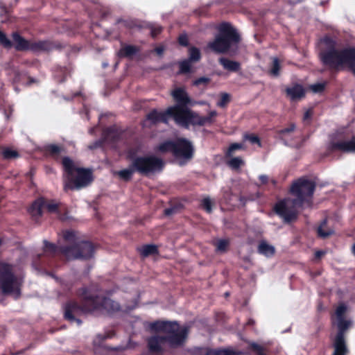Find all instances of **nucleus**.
Listing matches in <instances>:
<instances>
[{"instance_id":"412c9836","label":"nucleus","mask_w":355,"mask_h":355,"mask_svg":"<svg viewBox=\"0 0 355 355\" xmlns=\"http://www.w3.org/2000/svg\"><path fill=\"white\" fill-rule=\"evenodd\" d=\"M257 252L265 257H271L275 254V248L265 240H261L258 245Z\"/></svg>"},{"instance_id":"473e14b6","label":"nucleus","mask_w":355,"mask_h":355,"mask_svg":"<svg viewBox=\"0 0 355 355\" xmlns=\"http://www.w3.org/2000/svg\"><path fill=\"white\" fill-rule=\"evenodd\" d=\"M191 71V62L188 59H185L179 62L178 74H187Z\"/></svg>"},{"instance_id":"39448f33","label":"nucleus","mask_w":355,"mask_h":355,"mask_svg":"<svg viewBox=\"0 0 355 355\" xmlns=\"http://www.w3.org/2000/svg\"><path fill=\"white\" fill-rule=\"evenodd\" d=\"M241 37L237 30L229 22H222L218 27V33L207 47L216 54L238 53Z\"/></svg>"},{"instance_id":"ddd939ff","label":"nucleus","mask_w":355,"mask_h":355,"mask_svg":"<svg viewBox=\"0 0 355 355\" xmlns=\"http://www.w3.org/2000/svg\"><path fill=\"white\" fill-rule=\"evenodd\" d=\"M191 112L188 107L170 106L167 108V113L176 124L187 128V121Z\"/></svg>"},{"instance_id":"4be33fe9","label":"nucleus","mask_w":355,"mask_h":355,"mask_svg":"<svg viewBox=\"0 0 355 355\" xmlns=\"http://www.w3.org/2000/svg\"><path fill=\"white\" fill-rule=\"evenodd\" d=\"M175 143V139L165 140L156 146L155 150L162 154L171 153L173 155Z\"/></svg>"},{"instance_id":"f3484780","label":"nucleus","mask_w":355,"mask_h":355,"mask_svg":"<svg viewBox=\"0 0 355 355\" xmlns=\"http://www.w3.org/2000/svg\"><path fill=\"white\" fill-rule=\"evenodd\" d=\"M169 119L170 116L167 113V109L164 112H158L157 110L153 109L146 115V119L153 125L158 123L167 124Z\"/></svg>"},{"instance_id":"c03bdc74","label":"nucleus","mask_w":355,"mask_h":355,"mask_svg":"<svg viewBox=\"0 0 355 355\" xmlns=\"http://www.w3.org/2000/svg\"><path fill=\"white\" fill-rule=\"evenodd\" d=\"M243 139L246 141H249L251 144H257L259 146H261V140L259 137L254 134H248L245 133L243 135Z\"/></svg>"},{"instance_id":"49530a36","label":"nucleus","mask_w":355,"mask_h":355,"mask_svg":"<svg viewBox=\"0 0 355 355\" xmlns=\"http://www.w3.org/2000/svg\"><path fill=\"white\" fill-rule=\"evenodd\" d=\"M201 207L206 212L210 214L212 211V202L209 198H205L201 201Z\"/></svg>"},{"instance_id":"8fccbe9b","label":"nucleus","mask_w":355,"mask_h":355,"mask_svg":"<svg viewBox=\"0 0 355 355\" xmlns=\"http://www.w3.org/2000/svg\"><path fill=\"white\" fill-rule=\"evenodd\" d=\"M209 349L207 347H196L191 349L193 355H206Z\"/></svg>"},{"instance_id":"09e8293b","label":"nucleus","mask_w":355,"mask_h":355,"mask_svg":"<svg viewBox=\"0 0 355 355\" xmlns=\"http://www.w3.org/2000/svg\"><path fill=\"white\" fill-rule=\"evenodd\" d=\"M313 114V112L312 109H309L304 112L302 121L305 126L309 125L311 124Z\"/></svg>"},{"instance_id":"b1692460","label":"nucleus","mask_w":355,"mask_h":355,"mask_svg":"<svg viewBox=\"0 0 355 355\" xmlns=\"http://www.w3.org/2000/svg\"><path fill=\"white\" fill-rule=\"evenodd\" d=\"M138 252L143 257H147L151 255L158 254L159 250L156 245L146 244L138 248Z\"/></svg>"},{"instance_id":"bb28decb","label":"nucleus","mask_w":355,"mask_h":355,"mask_svg":"<svg viewBox=\"0 0 355 355\" xmlns=\"http://www.w3.org/2000/svg\"><path fill=\"white\" fill-rule=\"evenodd\" d=\"M328 219L327 218H324L320 223L319 226L317 228V234L318 236L322 239H326L329 236L334 234V231L327 229L325 230V227L327 225Z\"/></svg>"},{"instance_id":"e433bc0d","label":"nucleus","mask_w":355,"mask_h":355,"mask_svg":"<svg viewBox=\"0 0 355 355\" xmlns=\"http://www.w3.org/2000/svg\"><path fill=\"white\" fill-rule=\"evenodd\" d=\"M189 58L191 62H196L200 60L201 54L200 50L195 46H192L189 50Z\"/></svg>"},{"instance_id":"c756f323","label":"nucleus","mask_w":355,"mask_h":355,"mask_svg":"<svg viewBox=\"0 0 355 355\" xmlns=\"http://www.w3.org/2000/svg\"><path fill=\"white\" fill-rule=\"evenodd\" d=\"M190 125L203 126L202 116L191 110L187 121V128Z\"/></svg>"},{"instance_id":"0e129e2a","label":"nucleus","mask_w":355,"mask_h":355,"mask_svg":"<svg viewBox=\"0 0 355 355\" xmlns=\"http://www.w3.org/2000/svg\"><path fill=\"white\" fill-rule=\"evenodd\" d=\"M26 349H21V350H19V351H17L16 352H10V355H20V354H22L24 353V352L26 351Z\"/></svg>"},{"instance_id":"20e7f679","label":"nucleus","mask_w":355,"mask_h":355,"mask_svg":"<svg viewBox=\"0 0 355 355\" xmlns=\"http://www.w3.org/2000/svg\"><path fill=\"white\" fill-rule=\"evenodd\" d=\"M316 183L302 176L293 181L290 186V194L295 196L290 205V223L296 220L304 209L311 208Z\"/></svg>"},{"instance_id":"f257e3e1","label":"nucleus","mask_w":355,"mask_h":355,"mask_svg":"<svg viewBox=\"0 0 355 355\" xmlns=\"http://www.w3.org/2000/svg\"><path fill=\"white\" fill-rule=\"evenodd\" d=\"M96 247L88 241H78L73 245L58 246L44 241L43 253L39 254L34 263L40 269L51 268L55 266L54 259L59 254L67 260H89L94 257Z\"/></svg>"},{"instance_id":"6e6552de","label":"nucleus","mask_w":355,"mask_h":355,"mask_svg":"<svg viewBox=\"0 0 355 355\" xmlns=\"http://www.w3.org/2000/svg\"><path fill=\"white\" fill-rule=\"evenodd\" d=\"M354 52V46L338 49L332 46L321 51L319 58L322 64L328 70L339 71L346 66L347 61L355 58Z\"/></svg>"},{"instance_id":"ea45409f","label":"nucleus","mask_w":355,"mask_h":355,"mask_svg":"<svg viewBox=\"0 0 355 355\" xmlns=\"http://www.w3.org/2000/svg\"><path fill=\"white\" fill-rule=\"evenodd\" d=\"M206 355H236V353L230 349H209Z\"/></svg>"},{"instance_id":"c9c22d12","label":"nucleus","mask_w":355,"mask_h":355,"mask_svg":"<svg viewBox=\"0 0 355 355\" xmlns=\"http://www.w3.org/2000/svg\"><path fill=\"white\" fill-rule=\"evenodd\" d=\"M216 251L218 252H225L230 245V241L228 239H218L215 243Z\"/></svg>"},{"instance_id":"5fc2aeb1","label":"nucleus","mask_w":355,"mask_h":355,"mask_svg":"<svg viewBox=\"0 0 355 355\" xmlns=\"http://www.w3.org/2000/svg\"><path fill=\"white\" fill-rule=\"evenodd\" d=\"M162 31V27L161 26H156L153 27L151 28L150 35L153 38H155L157 35H159Z\"/></svg>"},{"instance_id":"6ab92c4d","label":"nucleus","mask_w":355,"mask_h":355,"mask_svg":"<svg viewBox=\"0 0 355 355\" xmlns=\"http://www.w3.org/2000/svg\"><path fill=\"white\" fill-rule=\"evenodd\" d=\"M121 130L117 128L116 125L110 126L105 129L103 132V135L105 139H107L111 141H119L121 138Z\"/></svg>"},{"instance_id":"4468645a","label":"nucleus","mask_w":355,"mask_h":355,"mask_svg":"<svg viewBox=\"0 0 355 355\" xmlns=\"http://www.w3.org/2000/svg\"><path fill=\"white\" fill-rule=\"evenodd\" d=\"M336 151L345 153H355V137L353 136L349 141L331 140L327 146V155H330Z\"/></svg>"},{"instance_id":"7c9ffc66","label":"nucleus","mask_w":355,"mask_h":355,"mask_svg":"<svg viewBox=\"0 0 355 355\" xmlns=\"http://www.w3.org/2000/svg\"><path fill=\"white\" fill-rule=\"evenodd\" d=\"M281 70L280 60L277 58H273L272 62L269 70V74L272 77H277Z\"/></svg>"},{"instance_id":"1a4fd4ad","label":"nucleus","mask_w":355,"mask_h":355,"mask_svg":"<svg viewBox=\"0 0 355 355\" xmlns=\"http://www.w3.org/2000/svg\"><path fill=\"white\" fill-rule=\"evenodd\" d=\"M23 284V279L15 274L12 264L0 261V291L3 295H12L15 299H19Z\"/></svg>"},{"instance_id":"2f4dec72","label":"nucleus","mask_w":355,"mask_h":355,"mask_svg":"<svg viewBox=\"0 0 355 355\" xmlns=\"http://www.w3.org/2000/svg\"><path fill=\"white\" fill-rule=\"evenodd\" d=\"M1 155L4 159H12L18 158L19 157V153L9 147H6L2 149Z\"/></svg>"},{"instance_id":"a19ab883","label":"nucleus","mask_w":355,"mask_h":355,"mask_svg":"<svg viewBox=\"0 0 355 355\" xmlns=\"http://www.w3.org/2000/svg\"><path fill=\"white\" fill-rule=\"evenodd\" d=\"M327 84V82L317 83L310 85V89L313 93L320 94L324 91Z\"/></svg>"},{"instance_id":"7ed1b4c3","label":"nucleus","mask_w":355,"mask_h":355,"mask_svg":"<svg viewBox=\"0 0 355 355\" xmlns=\"http://www.w3.org/2000/svg\"><path fill=\"white\" fill-rule=\"evenodd\" d=\"M150 328L154 331L165 334L164 336H153L148 339V347L153 353L162 352V347L166 344L174 349L181 347L188 335V329L181 327L176 321L157 320L151 323Z\"/></svg>"},{"instance_id":"f704fd0d","label":"nucleus","mask_w":355,"mask_h":355,"mask_svg":"<svg viewBox=\"0 0 355 355\" xmlns=\"http://www.w3.org/2000/svg\"><path fill=\"white\" fill-rule=\"evenodd\" d=\"M115 335V332L114 331H110L104 334H98L95 340H94V344L95 345L101 346L102 343L108 338H112Z\"/></svg>"},{"instance_id":"4d7b16f0","label":"nucleus","mask_w":355,"mask_h":355,"mask_svg":"<svg viewBox=\"0 0 355 355\" xmlns=\"http://www.w3.org/2000/svg\"><path fill=\"white\" fill-rule=\"evenodd\" d=\"M178 42L183 46H187L189 45V40L186 35H180L178 37Z\"/></svg>"},{"instance_id":"2eb2a0df","label":"nucleus","mask_w":355,"mask_h":355,"mask_svg":"<svg viewBox=\"0 0 355 355\" xmlns=\"http://www.w3.org/2000/svg\"><path fill=\"white\" fill-rule=\"evenodd\" d=\"M44 203V198L40 197L35 200L28 209L31 219L35 223H39L42 217Z\"/></svg>"},{"instance_id":"4c0bfd02","label":"nucleus","mask_w":355,"mask_h":355,"mask_svg":"<svg viewBox=\"0 0 355 355\" xmlns=\"http://www.w3.org/2000/svg\"><path fill=\"white\" fill-rule=\"evenodd\" d=\"M227 165L232 170H239L241 166L244 165V161L239 157H233L227 162Z\"/></svg>"},{"instance_id":"a878e982","label":"nucleus","mask_w":355,"mask_h":355,"mask_svg":"<svg viewBox=\"0 0 355 355\" xmlns=\"http://www.w3.org/2000/svg\"><path fill=\"white\" fill-rule=\"evenodd\" d=\"M219 63L223 67L224 69L230 71H238L241 65L239 62L230 60L225 58H220L219 59Z\"/></svg>"},{"instance_id":"58836bf2","label":"nucleus","mask_w":355,"mask_h":355,"mask_svg":"<svg viewBox=\"0 0 355 355\" xmlns=\"http://www.w3.org/2000/svg\"><path fill=\"white\" fill-rule=\"evenodd\" d=\"M63 239L66 242L69 243V245H73L78 242L76 241V232L73 230L64 231Z\"/></svg>"},{"instance_id":"aec40b11","label":"nucleus","mask_w":355,"mask_h":355,"mask_svg":"<svg viewBox=\"0 0 355 355\" xmlns=\"http://www.w3.org/2000/svg\"><path fill=\"white\" fill-rule=\"evenodd\" d=\"M140 51L139 46L130 44L123 46L118 52V56L120 58H130Z\"/></svg>"},{"instance_id":"f8f14e48","label":"nucleus","mask_w":355,"mask_h":355,"mask_svg":"<svg viewBox=\"0 0 355 355\" xmlns=\"http://www.w3.org/2000/svg\"><path fill=\"white\" fill-rule=\"evenodd\" d=\"M193 155L194 147L191 141L184 137H177L174 146V157L189 161L193 158Z\"/></svg>"},{"instance_id":"6e6d98bb","label":"nucleus","mask_w":355,"mask_h":355,"mask_svg":"<svg viewBox=\"0 0 355 355\" xmlns=\"http://www.w3.org/2000/svg\"><path fill=\"white\" fill-rule=\"evenodd\" d=\"M306 139L304 137H300L297 138V141L292 144H290V146H292L295 147V148H300L305 141Z\"/></svg>"},{"instance_id":"c85d7f7f","label":"nucleus","mask_w":355,"mask_h":355,"mask_svg":"<svg viewBox=\"0 0 355 355\" xmlns=\"http://www.w3.org/2000/svg\"><path fill=\"white\" fill-rule=\"evenodd\" d=\"M62 150V148L55 144H48L44 147V153L53 158H57Z\"/></svg>"},{"instance_id":"dca6fc26","label":"nucleus","mask_w":355,"mask_h":355,"mask_svg":"<svg viewBox=\"0 0 355 355\" xmlns=\"http://www.w3.org/2000/svg\"><path fill=\"white\" fill-rule=\"evenodd\" d=\"M171 96L176 103L173 106L188 107L191 103L188 93L183 87H178L173 89Z\"/></svg>"},{"instance_id":"423d86ee","label":"nucleus","mask_w":355,"mask_h":355,"mask_svg":"<svg viewBox=\"0 0 355 355\" xmlns=\"http://www.w3.org/2000/svg\"><path fill=\"white\" fill-rule=\"evenodd\" d=\"M62 164L66 173L64 191L80 189L92 182L93 174L91 169L76 167L68 157L62 158Z\"/></svg>"},{"instance_id":"a211bd4d","label":"nucleus","mask_w":355,"mask_h":355,"mask_svg":"<svg viewBox=\"0 0 355 355\" xmlns=\"http://www.w3.org/2000/svg\"><path fill=\"white\" fill-rule=\"evenodd\" d=\"M288 200L287 198H284L277 202L274 207V211L283 219L285 223H288V206L286 204Z\"/></svg>"},{"instance_id":"69168bd1","label":"nucleus","mask_w":355,"mask_h":355,"mask_svg":"<svg viewBox=\"0 0 355 355\" xmlns=\"http://www.w3.org/2000/svg\"><path fill=\"white\" fill-rule=\"evenodd\" d=\"M295 124L292 123H290V128H289L290 133L295 130Z\"/></svg>"},{"instance_id":"e2e57ef3","label":"nucleus","mask_w":355,"mask_h":355,"mask_svg":"<svg viewBox=\"0 0 355 355\" xmlns=\"http://www.w3.org/2000/svg\"><path fill=\"white\" fill-rule=\"evenodd\" d=\"M123 23L124 26L129 27V24L127 21L123 20L122 19H118L116 24Z\"/></svg>"},{"instance_id":"338daca9","label":"nucleus","mask_w":355,"mask_h":355,"mask_svg":"<svg viewBox=\"0 0 355 355\" xmlns=\"http://www.w3.org/2000/svg\"><path fill=\"white\" fill-rule=\"evenodd\" d=\"M284 92H285L286 95L287 96H288V92H289L288 87H286L284 88Z\"/></svg>"},{"instance_id":"774afa93","label":"nucleus","mask_w":355,"mask_h":355,"mask_svg":"<svg viewBox=\"0 0 355 355\" xmlns=\"http://www.w3.org/2000/svg\"><path fill=\"white\" fill-rule=\"evenodd\" d=\"M352 250V253L355 256V243L353 245Z\"/></svg>"},{"instance_id":"13d9d810","label":"nucleus","mask_w":355,"mask_h":355,"mask_svg":"<svg viewBox=\"0 0 355 355\" xmlns=\"http://www.w3.org/2000/svg\"><path fill=\"white\" fill-rule=\"evenodd\" d=\"M176 207H169L164 209V215L166 216H171L176 212Z\"/></svg>"},{"instance_id":"cd10ccee","label":"nucleus","mask_w":355,"mask_h":355,"mask_svg":"<svg viewBox=\"0 0 355 355\" xmlns=\"http://www.w3.org/2000/svg\"><path fill=\"white\" fill-rule=\"evenodd\" d=\"M45 203L44 205V209H46V211L49 213L53 214L60 213V208L61 207L60 202H56L55 200H48L44 198Z\"/></svg>"},{"instance_id":"9b49d317","label":"nucleus","mask_w":355,"mask_h":355,"mask_svg":"<svg viewBox=\"0 0 355 355\" xmlns=\"http://www.w3.org/2000/svg\"><path fill=\"white\" fill-rule=\"evenodd\" d=\"M131 163L136 173L146 177L162 171L165 165L162 158L153 155L139 156Z\"/></svg>"},{"instance_id":"37998d69","label":"nucleus","mask_w":355,"mask_h":355,"mask_svg":"<svg viewBox=\"0 0 355 355\" xmlns=\"http://www.w3.org/2000/svg\"><path fill=\"white\" fill-rule=\"evenodd\" d=\"M210 82L211 79L209 78L203 76L193 80L192 85L196 87H200L202 85L204 87H206Z\"/></svg>"},{"instance_id":"864d4df0","label":"nucleus","mask_w":355,"mask_h":355,"mask_svg":"<svg viewBox=\"0 0 355 355\" xmlns=\"http://www.w3.org/2000/svg\"><path fill=\"white\" fill-rule=\"evenodd\" d=\"M104 139H98L95 141L93 144L89 146V148L91 150H94L98 148H101L103 146Z\"/></svg>"},{"instance_id":"a18cd8bd","label":"nucleus","mask_w":355,"mask_h":355,"mask_svg":"<svg viewBox=\"0 0 355 355\" xmlns=\"http://www.w3.org/2000/svg\"><path fill=\"white\" fill-rule=\"evenodd\" d=\"M244 146L240 143H233L230 145L227 151L226 152V157H231L232 153L237 150L244 149Z\"/></svg>"},{"instance_id":"603ef678","label":"nucleus","mask_w":355,"mask_h":355,"mask_svg":"<svg viewBox=\"0 0 355 355\" xmlns=\"http://www.w3.org/2000/svg\"><path fill=\"white\" fill-rule=\"evenodd\" d=\"M334 353L332 355H347L349 353L348 348H339L338 349L337 347H334Z\"/></svg>"},{"instance_id":"de8ad7c7","label":"nucleus","mask_w":355,"mask_h":355,"mask_svg":"<svg viewBox=\"0 0 355 355\" xmlns=\"http://www.w3.org/2000/svg\"><path fill=\"white\" fill-rule=\"evenodd\" d=\"M218 113L216 110H211L207 116H202V121L204 125L207 123L211 124L214 120V118L217 116Z\"/></svg>"},{"instance_id":"f03ea898","label":"nucleus","mask_w":355,"mask_h":355,"mask_svg":"<svg viewBox=\"0 0 355 355\" xmlns=\"http://www.w3.org/2000/svg\"><path fill=\"white\" fill-rule=\"evenodd\" d=\"M81 302L69 301L64 305V318L70 322H76L79 326L82 320L79 317L94 310L103 309L108 311L119 309V305L110 298L96 294H92L87 288L83 287L78 291Z\"/></svg>"},{"instance_id":"5701e85b","label":"nucleus","mask_w":355,"mask_h":355,"mask_svg":"<svg viewBox=\"0 0 355 355\" xmlns=\"http://www.w3.org/2000/svg\"><path fill=\"white\" fill-rule=\"evenodd\" d=\"M305 96V89L302 85L296 84L290 87V99L292 101H297Z\"/></svg>"},{"instance_id":"0eeeda50","label":"nucleus","mask_w":355,"mask_h":355,"mask_svg":"<svg viewBox=\"0 0 355 355\" xmlns=\"http://www.w3.org/2000/svg\"><path fill=\"white\" fill-rule=\"evenodd\" d=\"M13 42L8 38L6 34L0 31V45L5 49H10L12 46L17 51H49L52 50V43L46 40L33 41L25 39L18 32H13L11 35Z\"/></svg>"},{"instance_id":"9d476101","label":"nucleus","mask_w":355,"mask_h":355,"mask_svg":"<svg viewBox=\"0 0 355 355\" xmlns=\"http://www.w3.org/2000/svg\"><path fill=\"white\" fill-rule=\"evenodd\" d=\"M347 309V306L344 302H341L339 303L335 310L337 333L333 340V347H337L338 349L340 347L347 348L346 334L352 325L351 320L346 319L345 318Z\"/></svg>"},{"instance_id":"680f3d73","label":"nucleus","mask_w":355,"mask_h":355,"mask_svg":"<svg viewBox=\"0 0 355 355\" xmlns=\"http://www.w3.org/2000/svg\"><path fill=\"white\" fill-rule=\"evenodd\" d=\"M324 254V252L322 250H318L315 253V258L316 259H319Z\"/></svg>"},{"instance_id":"79ce46f5","label":"nucleus","mask_w":355,"mask_h":355,"mask_svg":"<svg viewBox=\"0 0 355 355\" xmlns=\"http://www.w3.org/2000/svg\"><path fill=\"white\" fill-rule=\"evenodd\" d=\"M231 101V96L227 93H221L220 98L217 102V106L220 107H225Z\"/></svg>"},{"instance_id":"052dcab7","label":"nucleus","mask_w":355,"mask_h":355,"mask_svg":"<svg viewBox=\"0 0 355 355\" xmlns=\"http://www.w3.org/2000/svg\"><path fill=\"white\" fill-rule=\"evenodd\" d=\"M259 180L261 184H266L268 182V177L266 175H261L259 177Z\"/></svg>"},{"instance_id":"bf43d9fd","label":"nucleus","mask_w":355,"mask_h":355,"mask_svg":"<svg viewBox=\"0 0 355 355\" xmlns=\"http://www.w3.org/2000/svg\"><path fill=\"white\" fill-rule=\"evenodd\" d=\"M60 71L63 74V77L62 78L60 82H64V81H65V80L67 78V76H68L69 72L68 69L66 67H61L60 68Z\"/></svg>"},{"instance_id":"3c124183","label":"nucleus","mask_w":355,"mask_h":355,"mask_svg":"<svg viewBox=\"0 0 355 355\" xmlns=\"http://www.w3.org/2000/svg\"><path fill=\"white\" fill-rule=\"evenodd\" d=\"M249 349L257 352L258 355H264L263 352V347L255 343H251L250 344Z\"/></svg>"},{"instance_id":"72a5a7b5","label":"nucleus","mask_w":355,"mask_h":355,"mask_svg":"<svg viewBox=\"0 0 355 355\" xmlns=\"http://www.w3.org/2000/svg\"><path fill=\"white\" fill-rule=\"evenodd\" d=\"M141 151V146H130L128 147L126 150V157L131 162L135 159L137 158L139 155H137L138 153Z\"/></svg>"},{"instance_id":"393cba45","label":"nucleus","mask_w":355,"mask_h":355,"mask_svg":"<svg viewBox=\"0 0 355 355\" xmlns=\"http://www.w3.org/2000/svg\"><path fill=\"white\" fill-rule=\"evenodd\" d=\"M135 173H136V171L134 168H132V163L130 162L128 168L115 172V175H117L120 180L128 182L132 180Z\"/></svg>"}]
</instances>
